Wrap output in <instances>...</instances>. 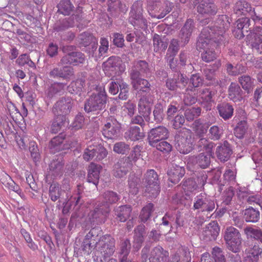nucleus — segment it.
<instances>
[{"label":"nucleus","instance_id":"1","mask_svg":"<svg viewBox=\"0 0 262 262\" xmlns=\"http://www.w3.org/2000/svg\"><path fill=\"white\" fill-rule=\"evenodd\" d=\"M229 26L227 16L222 15L219 16L215 25L203 30L197 42V47L203 50L201 57L204 61L210 62L218 57L219 53L215 49L223 40L224 34Z\"/></svg>","mask_w":262,"mask_h":262},{"label":"nucleus","instance_id":"2","mask_svg":"<svg viewBox=\"0 0 262 262\" xmlns=\"http://www.w3.org/2000/svg\"><path fill=\"white\" fill-rule=\"evenodd\" d=\"M115 240L111 235L100 237L95 253L96 262H108L115 249Z\"/></svg>","mask_w":262,"mask_h":262},{"label":"nucleus","instance_id":"3","mask_svg":"<svg viewBox=\"0 0 262 262\" xmlns=\"http://www.w3.org/2000/svg\"><path fill=\"white\" fill-rule=\"evenodd\" d=\"M95 89L97 93H93L85 102L84 110L86 113H98L105 108L107 95L104 86L96 85Z\"/></svg>","mask_w":262,"mask_h":262},{"label":"nucleus","instance_id":"4","mask_svg":"<svg viewBox=\"0 0 262 262\" xmlns=\"http://www.w3.org/2000/svg\"><path fill=\"white\" fill-rule=\"evenodd\" d=\"M143 13L142 2H135L130 8L128 21L134 27L135 29H139L146 31L148 27L147 21Z\"/></svg>","mask_w":262,"mask_h":262},{"label":"nucleus","instance_id":"5","mask_svg":"<svg viewBox=\"0 0 262 262\" xmlns=\"http://www.w3.org/2000/svg\"><path fill=\"white\" fill-rule=\"evenodd\" d=\"M176 146L181 154H187L193 149L194 141L191 130L184 128L180 130L175 137Z\"/></svg>","mask_w":262,"mask_h":262},{"label":"nucleus","instance_id":"6","mask_svg":"<svg viewBox=\"0 0 262 262\" xmlns=\"http://www.w3.org/2000/svg\"><path fill=\"white\" fill-rule=\"evenodd\" d=\"M198 144L199 146L206 150V152L201 153L196 156L192 157L191 160L201 168L204 169L210 164V159L213 154L212 148L214 144L206 138H201Z\"/></svg>","mask_w":262,"mask_h":262},{"label":"nucleus","instance_id":"7","mask_svg":"<svg viewBox=\"0 0 262 262\" xmlns=\"http://www.w3.org/2000/svg\"><path fill=\"white\" fill-rule=\"evenodd\" d=\"M101 230L98 227L92 228L85 236L81 248L84 254L89 255L94 249H97Z\"/></svg>","mask_w":262,"mask_h":262},{"label":"nucleus","instance_id":"8","mask_svg":"<svg viewBox=\"0 0 262 262\" xmlns=\"http://www.w3.org/2000/svg\"><path fill=\"white\" fill-rule=\"evenodd\" d=\"M224 238L229 250L235 253L238 251L242 243V237L237 229L232 226L228 227L225 231Z\"/></svg>","mask_w":262,"mask_h":262},{"label":"nucleus","instance_id":"9","mask_svg":"<svg viewBox=\"0 0 262 262\" xmlns=\"http://www.w3.org/2000/svg\"><path fill=\"white\" fill-rule=\"evenodd\" d=\"M103 70L108 77L119 76L125 70V67L121 65V61L118 57L111 56L103 63Z\"/></svg>","mask_w":262,"mask_h":262},{"label":"nucleus","instance_id":"10","mask_svg":"<svg viewBox=\"0 0 262 262\" xmlns=\"http://www.w3.org/2000/svg\"><path fill=\"white\" fill-rule=\"evenodd\" d=\"M214 200L206 193H201L194 198L193 208L199 211L211 212L215 209Z\"/></svg>","mask_w":262,"mask_h":262},{"label":"nucleus","instance_id":"11","mask_svg":"<svg viewBox=\"0 0 262 262\" xmlns=\"http://www.w3.org/2000/svg\"><path fill=\"white\" fill-rule=\"evenodd\" d=\"M121 128V124L113 116L106 120V123L102 130L103 136L108 139H114L118 136Z\"/></svg>","mask_w":262,"mask_h":262},{"label":"nucleus","instance_id":"12","mask_svg":"<svg viewBox=\"0 0 262 262\" xmlns=\"http://www.w3.org/2000/svg\"><path fill=\"white\" fill-rule=\"evenodd\" d=\"M107 154L106 150L101 144H90L85 149L83 157L87 161L93 159L101 160L106 157Z\"/></svg>","mask_w":262,"mask_h":262},{"label":"nucleus","instance_id":"13","mask_svg":"<svg viewBox=\"0 0 262 262\" xmlns=\"http://www.w3.org/2000/svg\"><path fill=\"white\" fill-rule=\"evenodd\" d=\"M109 212L110 209H108L107 205L103 207L100 203H98L95 209L89 213V220L94 224H101L104 222L105 217Z\"/></svg>","mask_w":262,"mask_h":262},{"label":"nucleus","instance_id":"14","mask_svg":"<svg viewBox=\"0 0 262 262\" xmlns=\"http://www.w3.org/2000/svg\"><path fill=\"white\" fill-rule=\"evenodd\" d=\"M247 42L253 50L262 53V27H256L253 33L247 36Z\"/></svg>","mask_w":262,"mask_h":262},{"label":"nucleus","instance_id":"15","mask_svg":"<svg viewBox=\"0 0 262 262\" xmlns=\"http://www.w3.org/2000/svg\"><path fill=\"white\" fill-rule=\"evenodd\" d=\"M169 135L167 128L163 126H159L152 128L148 134V140L150 145H155L160 141L166 139Z\"/></svg>","mask_w":262,"mask_h":262},{"label":"nucleus","instance_id":"16","mask_svg":"<svg viewBox=\"0 0 262 262\" xmlns=\"http://www.w3.org/2000/svg\"><path fill=\"white\" fill-rule=\"evenodd\" d=\"M154 102V97L151 96H143L138 103V111L146 121L150 120L151 108Z\"/></svg>","mask_w":262,"mask_h":262},{"label":"nucleus","instance_id":"17","mask_svg":"<svg viewBox=\"0 0 262 262\" xmlns=\"http://www.w3.org/2000/svg\"><path fill=\"white\" fill-rule=\"evenodd\" d=\"M168 257V251L164 250L162 247L158 246L152 249L148 259L149 262H167ZM172 258L174 259L177 262L180 261L179 256L175 255Z\"/></svg>","mask_w":262,"mask_h":262},{"label":"nucleus","instance_id":"18","mask_svg":"<svg viewBox=\"0 0 262 262\" xmlns=\"http://www.w3.org/2000/svg\"><path fill=\"white\" fill-rule=\"evenodd\" d=\"M73 101L70 97H63L58 100L54 105L53 112L55 114L61 113L65 116L70 113L73 107Z\"/></svg>","mask_w":262,"mask_h":262},{"label":"nucleus","instance_id":"19","mask_svg":"<svg viewBox=\"0 0 262 262\" xmlns=\"http://www.w3.org/2000/svg\"><path fill=\"white\" fill-rule=\"evenodd\" d=\"M130 75L133 86L135 90L145 92L149 91L150 84L147 80L140 77L139 71H132Z\"/></svg>","mask_w":262,"mask_h":262},{"label":"nucleus","instance_id":"20","mask_svg":"<svg viewBox=\"0 0 262 262\" xmlns=\"http://www.w3.org/2000/svg\"><path fill=\"white\" fill-rule=\"evenodd\" d=\"M207 179V176L206 174H202L198 178V184L192 179H188L184 182L183 188L185 192H193L194 190L202 188L206 184Z\"/></svg>","mask_w":262,"mask_h":262},{"label":"nucleus","instance_id":"21","mask_svg":"<svg viewBox=\"0 0 262 262\" xmlns=\"http://www.w3.org/2000/svg\"><path fill=\"white\" fill-rule=\"evenodd\" d=\"M131 165L127 159L122 158L119 160L114 166V176L116 178H123L127 174Z\"/></svg>","mask_w":262,"mask_h":262},{"label":"nucleus","instance_id":"22","mask_svg":"<svg viewBox=\"0 0 262 262\" xmlns=\"http://www.w3.org/2000/svg\"><path fill=\"white\" fill-rule=\"evenodd\" d=\"M198 12L203 15H214L217 8L213 0H202L197 8Z\"/></svg>","mask_w":262,"mask_h":262},{"label":"nucleus","instance_id":"23","mask_svg":"<svg viewBox=\"0 0 262 262\" xmlns=\"http://www.w3.org/2000/svg\"><path fill=\"white\" fill-rule=\"evenodd\" d=\"M70 189L69 184H64L60 186L58 183H52L49 189V195L52 201L55 202L59 199L62 193Z\"/></svg>","mask_w":262,"mask_h":262},{"label":"nucleus","instance_id":"24","mask_svg":"<svg viewBox=\"0 0 262 262\" xmlns=\"http://www.w3.org/2000/svg\"><path fill=\"white\" fill-rule=\"evenodd\" d=\"M193 28L194 24L193 20L191 19H187L179 34V38L184 45L189 42Z\"/></svg>","mask_w":262,"mask_h":262},{"label":"nucleus","instance_id":"25","mask_svg":"<svg viewBox=\"0 0 262 262\" xmlns=\"http://www.w3.org/2000/svg\"><path fill=\"white\" fill-rule=\"evenodd\" d=\"M185 173L184 168L177 165H172L167 171L168 180L173 184L178 183Z\"/></svg>","mask_w":262,"mask_h":262},{"label":"nucleus","instance_id":"26","mask_svg":"<svg viewBox=\"0 0 262 262\" xmlns=\"http://www.w3.org/2000/svg\"><path fill=\"white\" fill-rule=\"evenodd\" d=\"M49 75L53 78L60 77L68 79L74 75V71L72 68L68 66L62 68H55L50 71Z\"/></svg>","mask_w":262,"mask_h":262},{"label":"nucleus","instance_id":"27","mask_svg":"<svg viewBox=\"0 0 262 262\" xmlns=\"http://www.w3.org/2000/svg\"><path fill=\"white\" fill-rule=\"evenodd\" d=\"M101 168V166L99 165L93 163H91L89 166L88 182L92 183L96 186L99 182V174Z\"/></svg>","mask_w":262,"mask_h":262},{"label":"nucleus","instance_id":"28","mask_svg":"<svg viewBox=\"0 0 262 262\" xmlns=\"http://www.w3.org/2000/svg\"><path fill=\"white\" fill-rule=\"evenodd\" d=\"M228 97L234 102L241 101L243 99L242 91L236 83L231 82L228 89Z\"/></svg>","mask_w":262,"mask_h":262},{"label":"nucleus","instance_id":"29","mask_svg":"<svg viewBox=\"0 0 262 262\" xmlns=\"http://www.w3.org/2000/svg\"><path fill=\"white\" fill-rule=\"evenodd\" d=\"M145 234V226L143 225H139L135 230L134 241L133 248L138 251L142 246Z\"/></svg>","mask_w":262,"mask_h":262},{"label":"nucleus","instance_id":"30","mask_svg":"<svg viewBox=\"0 0 262 262\" xmlns=\"http://www.w3.org/2000/svg\"><path fill=\"white\" fill-rule=\"evenodd\" d=\"M145 234V226L143 225H139L135 230L134 241L133 248L138 251L142 246Z\"/></svg>","mask_w":262,"mask_h":262},{"label":"nucleus","instance_id":"31","mask_svg":"<svg viewBox=\"0 0 262 262\" xmlns=\"http://www.w3.org/2000/svg\"><path fill=\"white\" fill-rule=\"evenodd\" d=\"M144 136V133L141 130L139 127L137 126H131L125 133L124 137L127 140L136 141L142 139Z\"/></svg>","mask_w":262,"mask_h":262},{"label":"nucleus","instance_id":"32","mask_svg":"<svg viewBox=\"0 0 262 262\" xmlns=\"http://www.w3.org/2000/svg\"><path fill=\"white\" fill-rule=\"evenodd\" d=\"M217 108L220 116L225 120L231 118L233 116V107L228 103L224 102L218 104Z\"/></svg>","mask_w":262,"mask_h":262},{"label":"nucleus","instance_id":"33","mask_svg":"<svg viewBox=\"0 0 262 262\" xmlns=\"http://www.w3.org/2000/svg\"><path fill=\"white\" fill-rule=\"evenodd\" d=\"M2 180L3 184L8 189L16 192L21 197L24 195L19 186L16 184L8 174L6 173Z\"/></svg>","mask_w":262,"mask_h":262},{"label":"nucleus","instance_id":"34","mask_svg":"<svg viewBox=\"0 0 262 262\" xmlns=\"http://www.w3.org/2000/svg\"><path fill=\"white\" fill-rule=\"evenodd\" d=\"M220 227L216 222L210 223L204 230L205 235L208 237L209 240H215L219 234Z\"/></svg>","mask_w":262,"mask_h":262},{"label":"nucleus","instance_id":"35","mask_svg":"<svg viewBox=\"0 0 262 262\" xmlns=\"http://www.w3.org/2000/svg\"><path fill=\"white\" fill-rule=\"evenodd\" d=\"M252 9L250 4L246 1H241L236 2L234 8V12L238 16L250 14Z\"/></svg>","mask_w":262,"mask_h":262},{"label":"nucleus","instance_id":"36","mask_svg":"<svg viewBox=\"0 0 262 262\" xmlns=\"http://www.w3.org/2000/svg\"><path fill=\"white\" fill-rule=\"evenodd\" d=\"M221 66V61L220 60H218L214 63L213 69H206L205 71L206 78L210 81L209 84L217 85L219 84L218 80L215 77V70L219 68Z\"/></svg>","mask_w":262,"mask_h":262},{"label":"nucleus","instance_id":"37","mask_svg":"<svg viewBox=\"0 0 262 262\" xmlns=\"http://www.w3.org/2000/svg\"><path fill=\"white\" fill-rule=\"evenodd\" d=\"M232 154V150L227 145L224 144L218 146L216 150V155L221 161H227Z\"/></svg>","mask_w":262,"mask_h":262},{"label":"nucleus","instance_id":"38","mask_svg":"<svg viewBox=\"0 0 262 262\" xmlns=\"http://www.w3.org/2000/svg\"><path fill=\"white\" fill-rule=\"evenodd\" d=\"M63 163L60 161H53L49 165L48 175L56 177L61 176L63 171Z\"/></svg>","mask_w":262,"mask_h":262},{"label":"nucleus","instance_id":"39","mask_svg":"<svg viewBox=\"0 0 262 262\" xmlns=\"http://www.w3.org/2000/svg\"><path fill=\"white\" fill-rule=\"evenodd\" d=\"M209 125L208 123L197 119L193 123L192 128L198 135L203 136L207 133Z\"/></svg>","mask_w":262,"mask_h":262},{"label":"nucleus","instance_id":"40","mask_svg":"<svg viewBox=\"0 0 262 262\" xmlns=\"http://www.w3.org/2000/svg\"><path fill=\"white\" fill-rule=\"evenodd\" d=\"M66 121V117L64 115H57L53 119L51 126V132L52 133L56 134L59 132L62 126L64 125Z\"/></svg>","mask_w":262,"mask_h":262},{"label":"nucleus","instance_id":"41","mask_svg":"<svg viewBox=\"0 0 262 262\" xmlns=\"http://www.w3.org/2000/svg\"><path fill=\"white\" fill-rule=\"evenodd\" d=\"M66 87V84L63 83H54L47 90L46 93L49 98L53 97L56 94L62 93Z\"/></svg>","mask_w":262,"mask_h":262},{"label":"nucleus","instance_id":"42","mask_svg":"<svg viewBox=\"0 0 262 262\" xmlns=\"http://www.w3.org/2000/svg\"><path fill=\"white\" fill-rule=\"evenodd\" d=\"M244 217L247 222H257L260 218L259 212L250 207L244 211Z\"/></svg>","mask_w":262,"mask_h":262},{"label":"nucleus","instance_id":"43","mask_svg":"<svg viewBox=\"0 0 262 262\" xmlns=\"http://www.w3.org/2000/svg\"><path fill=\"white\" fill-rule=\"evenodd\" d=\"M173 7V3L167 0L165 1L161 7L159 8L157 14L155 15L154 17L158 19L163 18L172 10Z\"/></svg>","mask_w":262,"mask_h":262},{"label":"nucleus","instance_id":"44","mask_svg":"<svg viewBox=\"0 0 262 262\" xmlns=\"http://www.w3.org/2000/svg\"><path fill=\"white\" fill-rule=\"evenodd\" d=\"M131 211V207L129 206H121L117 209L116 214L120 222H124L126 221L129 216Z\"/></svg>","mask_w":262,"mask_h":262},{"label":"nucleus","instance_id":"45","mask_svg":"<svg viewBox=\"0 0 262 262\" xmlns=\"http://www.w3.org/2000/svg\"><path fill=\"white\" fill-rule=\"evenodd\" d=\"M64 139L58 136L53 138L50 141L49 147L52 152L59 151L67 147L63 144Z\"/></svg>","mask_w":262,"mask_h":262},{"label":"nucleus","instance_id":"46","mask_svg":"<svg viewBox=\"0 0 262 262\" xmlns=\"http://www.w3.org/2000/svg\"><path fill=\"white\" fill-rule=\"evenodd\" d=\"M247 238L254 239L262 244V231L258 228L248 227L244 229Z\"/></svg>","mask_w":262,"mask_h":262},{"label":"nucleus","instance_id":"47","mask_svg":"<svg viewBox=\"0 0 262 262\" xmlns=\"http://www.w3.org/2000/svg\"><path fill=\"white\" fill-rule=\"evenodd\" d=\"M96 38L90 32H85L79 35L77 38V41L81 46L87 47L93 41H95Z\"/></svg>","mask_w":262,"mask_h":262},{"label":"nucleus","instance_id":"48","mask_svg":"<svg viewBox=\"0 0 262 262\" xmlns=\"http://www.w3.org/2000/svg\"><path fill=\"white\" fill-rule=\"evenodd\" d=\"M103 202L100 203V205L103 207L107 205L109 208L110 205L117 202L119 198L117 193L112 191H107L103 194Z\"/></svg>","mask_w":262,"mask_h":262},{"label":"nucleus","instance_id":"49","mask_svg":"<svg viewBox=\"0 0 262 262\" xmlns=\"http://www.w3.org/2000/svg\"><path fill=\"white\" fill-rule=\"evenodd\" d=\"M152 41L154 50L156 52L165 51L167 47V42L162 40L161 37L157 34H154Z\"/></svg>","mask_w":262,"mask_h":262},{"label":"nucleus","instance_id":"50","mask_svg":"<svg viewBox=\"0 0 262 262\" xmlns=\"http://www.w3.org/2000/svg\"><path fill=\"white\" fill-rule=\"evenodd\" d=\"M70 0H61L58 5V12L64 15H69L73 9Z\"/></svg>","mask_w":262,"mask_h":262},{"label":"nucleus","instance_id":"51","mask_svg":"<svg viewBox=\"0 0 262 262\" xmlns=\"http://www.w3.org/2000/svg\"><path fill=\"white\" fill-rule=\"evenodd\" d=\"M139 71L140 72V76L141 74H148L149 73V69L148 64L147 62L144 60H139L134 62V66L132 71Z\"/></svg>","mask_w":262,"mask_h":262},{"label":"nucleus","instance_id":"52","mask_svg":"<svg viewBox=\"0 0 262 262\" xmlns=\"http://www.w3.org/2000/svg\"><path fill=\"white\" fill-rule=\"evenodd\" d=\"M248 129V125L246 120H242L239 122L234 128L235 136L239 139L243 138L246 134Z\"/></svg>","mask_w":262,"mask_h":262},{"label":"nucleus","instance_id":"53","mask_svg":"<svg viewBox=\"0 0 262 262\" xmlns=\"http://www.w3.org/2000/svg\"><path fill=\"white\" fill-rule=\"evenodd\" d=\"M154 210V205L152 203H150L145 206L142 208L140 215V217L142 222H146L151 216Z\"/></svg>","mask_w":262,"mask_h":262},{"label":"nucleus","instance_id":"54","mask_svg":"<svg viewBox=\"0 0 262 262\" xmlns=\"http://www.w3.org/2000/svg\"><path fill=\"white\" fill-rule=\"evenodd\" d=\"M122 78L119 76L115 79H113L111 82L109 84L108 92L112 95H116L119 92V88L121 87V83H124Z\"/></svg>","mask_w":262,"mask_h":262},{"label":"nucleus","instance_id":"55","mask_svg":"<svg viewBox=\"0 0 262 262\" xmlns=\"http://www.w3.org/2000/svg\"><path fill=\"white\" fill-rule=\"evenodd\" d=\"M160 191L159 183H154L151 185L147 184L145 189V195L149 198H155Z\"/></svg>","mask_w":262,"mask_h":262},{"label":"nucleus","instance_id":"56","mask_svg":"<svg viewBox=\"0 0 262 262\" xmlns=\"http://www.w3.org/2000/svg\"><path fill=\"white\" fill-rule=\"evenodd\" d=\"M84 83V81L82 79H78L76 81H73L68 86V90L71 94L80 92L83 88Z\"/></svg>","mask_w":262,"mask_h":262},{"label":"nucleus","instance_id":"57","mask_svg":"<svg viewBox=\"0 0 262 262\" xmlns=\"http://www.w3.org/2000/svg\"><path fill=\"white\" fill-rule=\"evenodd\" d=\"M74 26V22L69 19L63 20L61 23L57 22L55 23L53 27L54 31L59 32L65 30L69 27H73Z\"/></svg>","mask_w":262,"mask_h":262},{"label":"nucleus","instance_id":"58","mask_svg":"<svg viewBox=\"0 0 262 262\" xmlns=\"http://www.w3.org/2000/svg\"><path fill=\"white\" fill-rule=\"evenodd\" d=\"M238 81L243 89L249 92L253 86V81L250 76L248 75H243L238 78Z\"/></svg>","mask_w":262,"mask_h":262},{"label":"nucleus","instance_id":"59","mask_svg":"<svg viewBox=\"0 0 262 262\" xmlns=\"http://www.w3.org/2000/svg\"><path fill=\"white\" fill-rule=\"evenodd\" d=\"M262 252V249L259 246L255 245L252 247H249L245 250V255L254 257V260H258L259 256Z\"/></svg>","mask_w":262,"mask_h":262},{"label":"nucleus","instance_id":"60","mask_svg":"<svg viewBox=\"0 0 262 262\" xmlns=\"http://www.w3.org/2000/svg\"><path fill=\"white\" fill-rule=\"evenodd\" d=\"M196 99L195 93L193 92V94H192V89H187L183 98L184 104L186 105H192L195 103Z\"/></svg>","mask_w":262,"mask_h":262},{"label":"nucleus","instance_id":"61","mask_svg":"<svg viewBox=\"0 0 262 262\" xmlns=\"http://www.w3.org/2000/svg\"><path fill=\"white\" fill-rule=\"evenodd\" d=\"M201 109L199 107L187 109L185 112V117L187 121H192L195 118L199 116Z\"/></svg>","mask_w":262,"mask_h":262},{"label":"nucleus","instance_id":"62","mask_svg":"<svg viewBox=\"0 0 262 262\" xmlns=\"http://www.w3.org/2000/svg\"><path fill=\"white\" fill-rule=\"evenodd\" d=\"M144 179L147 184L151 185L154 183H159L158 174L154 169H149L147 171L145 174Z\"/></svg>","mask_w":262,"mask_h":262},{"label":"nucleus","instance_id":"63","mask_svg":"<svg viewBox=\"0 0 262 262\" xmlns=\"http://www.w3.org/2000/svg\"><path fill=\"white\" fill-rule=\"evenodd\" d=\"M139 179L135 176H130L128 179L129 193L134 195L138 192V187H137L139 183Z\"/></svg>","mask_w":262,"mask_h":262},{"label":"nucleus","instance_id":"64","mask_svg":"<svg viewBox=\"0 0 262 262\" xmlns=\"http://www.w3.org/2000/svg\"><path fill=\"white\" fill-rule=\"evenodd\" d=\"M223 134V129L217 125H213L211 126L209 130V136L210 138L214 140L220 139Z\"/></svg>","mask_w":262,"mask_h":262}]
</instances>
